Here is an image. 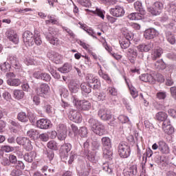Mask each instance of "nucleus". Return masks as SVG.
<instances>
[{"mask_svg":"<svg viewBox=\"0 0 176 176\" xmlns=\"http://www.w3.org/2000/svg\"><path fill=\"white\" fill-rule=\"evenodd\" d=\"M146 5L147 6L148 12L153 14V16H159L164 8L163 3L160 1H156L152 6H151V5H152V1L151 0H146Z\"/></svg>","mask_w":176,"mask_h":176,"instance_id":"nucleus-1","label":"nucleus"},{"mask_svg":"<svg viewBox=\"0 0 176 176\" xmlns=\"http://www.w3.org/2000/svg\"><path fill=\"white\" fill-rule=\"evenodd\" d=\"M118 152L119 156L122 157V159H127L131 153V148L126 142H122L118 146Z\"/></svg>","mask_w":176,"mask_h":176,"instance_id":"nucleus-2","label":"nucleus"},{"mask_svg":"<svg viewBox=\"0 0 176 176\" xmlns=\"http://www.w3.org/2000/svg\"><path fill=\"white\" fill-rule=\"evenodd\" d=\"M89 123L92 124V131L97 134L98 135H104L105 134V126L98 120H96L93 118L89 120Z\"/></svg>","mask_w":176,"mask_h":176,"instance_id":"nucleus-3","label":"nucleus"},{"mask_svg":"<svg viewBox=\"0 0 176 176\" xmlns=\"http://www.w3.org/2000/svg\"><path fill=\"white\" fill-rule=\"evenodd\" d=\"M49 91H50V87L46 83H42L36 89V94L37 96L43 97V98H46V96L49 94Z\"/></svg>","mask_w":176,"mask_h":176,"instance_id":"nucleus-4","label":"nucleus"},{"mask_svg":"<svg viewBox=\"0 0 176 176\" xmlns=\"http://www.w3.org/2000/svg\"><path fill=\"white\" fill-rule=\"evenodd\" d=\"M85 80H87V83H94V89H98L101 87V82H100L98 77L94 76L92 74H87Z\"/></svg>","mask_w":176,"mask_h":176,"instance_id":"nucleus-5","label":"nucleus"},{"mask_svg":"<svg viewBox=\"0 0 176 176\" xmlns=\"http://www.w3.org/2000/svg\"><path fill=\"white\" fill-rule=\"evenodd\" d=\"M73 103L76 105L78 109H82L83 111H88L91 106V104L87 100H76V98H73Z\"/></svg>","mask_w":176,"mask_h":176,"instance_id":"nucleus-6","label":"nucleus"},{"mask_svg":"<svg viewBox=\"0 0 176 176\" xmlns=\"http://www.w3.org/2000/svg\"><path fill=\"white\" fill-rule=\"evenodd\" d=\"M23 41L26 46H32L34 45V34L30 31H25L23 34Z\"/></svg>","mask_w":176,"mask_h":176,"instance_id":"nucleus-7","label":"nucleus"},{"mask_svg":"<svg viewBox=\"0 0 176 176\" xmlns=\"http://www.w3.org/2000/svg\"><path fill=\"white\" fill-rule=\"evenodd\" d=\"M56 131L58 133V140L64 141L67 138V126L63 124L58 125Z\"/></svg>","mask_w":176,"mask_h":176,"instance_id":"nucleus-8","label":"nucleus"},{"mask_svg":"<svg viewBox=\"0 0 176 176\" xmlns=\"http://www.w3.org/2000/svg\"><path fill=\"white\" fill-rule=\"evenodd\" d=\"M16 142L19 145H22L24 146L26 151H31L32 149V144H31V140L27 138H17Z\"/></svg>","mask_w":176,"mask_h":176,"instance_id":"nucleus-9","label":"nucleus"},{"mask_svg":"<svg viewBox=\"0 0 176 176\" xmlns=\"http://www.w3.org/2000/svg\"><path fill=\"white\" fill-rule=\"evenodd\" d=\"M6 36L11 41V42H13L15 45H17L19 43V36H17V33L12 29H8L6 32Z\"/></svg>","mask_w":176,"mask_h":176,"instance_id":"nucleus-10","label":"nucleus"},{"mask_svg":"<svg viewBox=\"0 0 176 176\" xmlns=\"http://www.w3.org/2000/svg\"><path fill=\"white\" fill-rule=\"evenodd\" d=\"M98 115L102 120L107 121L111 120L112 119V114L111 113V111L108 109H100L98 111Z\"/></svg>","mask_w":176,"mask_h":176,"instance_id":"nucleus-11","label":"nucleus"},{"mask_svg":"<svg viewBox=\"0 0 176 176\" xmlns=\"http://www.w3.org/2000/svg\"><path fill=\"white\" fill-rule=\"evenodd\" d=\"M137 49L141 53H148V52L153 49V43L149 42L140 44L137 46Z\"/></svg>","mask_w":176,"mask_h":176,"instance_id":"nucleus-12","label":"nucleus"},{"mask_svg":"<svg viewBox=\"0 0 176 176\" xmlns=\"http://www.w3.org/2000/svg\"><path fill=\"white\" fill-rule=\"evenodd\" d=\"M162 129L165 134H168V135H171L174 133V127L171 126V121L170 120L162 123Z\"/></svg>","mask_w":176,"mask_h":176,"instance_id":"nucleus-13","label":"nucleus"},{"mask_svg":"<svg viewBox=\"0 0 176 176\" xmlns=\"http://www.w3.org/2000/svg\"><path fill=\"white\" fill-rule=\"evenodd\" d=\"M111 14L114 17H122L124 16V8L120 6H116L115 8L111 9Z\"/></svg>","mask_w":176,"mask_h":176,"instance_id":"nucleus-14","label":"nucleus"},{"mask_svg":"<svg viewBox=\"0 0 176 176\" xmlns=\"http://www.w3.org/2000/svg\"><path fill=\"white\" fill-rule=\"evenodd\" d=\"M72 149V146L69 143H66L61 146L60 155L62 159H65L68 157V153Z\"/></svg>","mask_w":176,"mask_h":176,"instance_id":"nucleus-15","label":"nucleus"},{"mask_svg":"<svg viewBox=\"0 0 176 176\" xmlns=\"http://www.w3.org/2000/svg\"><path fill=\"white\" fill-rule=\"evenodd\" d=\"M69 118L74 123H81L82 122V115L80 112L76 111H71L69 112Z\"/></svg>","mask_w":176,"mask_h":176,"instance_id":"nucleus-16","label":"nucleus"},{"mask_svg":"<svg viewBox=\"0 0 176 176\" xmlns=\"http://www.w3.org/2000/svg\"><path fill=\"white\" fill-rule=\"evenodd\" d=\"M127 56L131 63L132 64H134V63H135L137 56H138V52L137 51L135 47H130L129 49H128Z\"/></svg>","mask_w":176,"mask_h":176,"instance_id":"nucleus-17","label":"nucleus"},{"mask_svg":"<svg viewBox=\"0 0 176 176\" xmlns=\"http://www.w3.org/2000/svg\"><path fill=\"white\" fill-rule=\"evenodd\" d=\"M45 38L47 41H48L51 45H54V46H57V45H58L60 43V40H58V38H57L54 33L49 32L48 33L45 34Z\"/></svg>","mask_w":176,"mask_h":176,"instance_id":"nucleus-18","label":"nucleus"},{"mask_svg":"<svg viewBox=\"0 0 176 176\" xmlns=\"http://www.w3.org/2000/svg\"><path fill=\"white\" fill-rule=\"evenodd\" d=\"M36 126L42 130H47L50 127V120L41 118L37 120Z\"/></svg>","mask_w":176,"mask_h":176,"instance_id":"nucleus-19","label":"nucleus"},{"mask_svg":"<svg viewBox=\"0 0 176 176\" xmlns=\"http://www.w3.org/2000/svg\"><path fill=\"white\" fill-rule=\"evenodd\" d=\"M158 35L157 31L153 28H149L144 31V36L145 39H154V38H156Z\"/></svg>","mask_w":176,"mask_h":176,"instance_id":"nucleus-20","label":"nucleus"},{"mask_svg":"<svg viewBox=\"0 0 176 176\" xmlns=\"http://www.w3.org/2000/svg\"><path fill=\"white\" fill-rule=\"evenodd\" d=\"M158 145L159 151L162 155H168L170 153V147L164 141H160Z\"/></svg>","mask_w":176,"mask_h":176,"instance_id":"nucleus-21","label":"nucleus"},{"mask_svg":"<svg viewBox=\"0 0 176 176\" xmlns=\"http://www.w3.org/2000/svg\"><path fill=\"white\" fill-rule=\"evenodd\" d=\"M47 20H45V24H52V25H60V19L57 16L50 14L47 16Z\"/></svg>","mask_w":176,"mask_h":176,"instance_id":"nucleus-22","label":"nucleus"},{"mask_svg":"<svg viewBox=\"0 0 176 176\" xmlns=\"http://www.w3.org/2000/svg\"><path fill=\"white\" fill-rule=\"evenodd\" d=\"M168 118V115L164 111L157 112L155 116V119L157 120V122H163V123H164L166 120H170Z\"/></svg>","mask_w":176,"mask_h":176,"instance_id":"nucleus-23","label":"nucleus"},{"mask_svg":"<svg viewBox=\"0 0 176 176\" xmlns=\"http://www.w3.org/2000/svg\"><path fill=\"white\" fill-rule=\"evenodd\" d=\"M124 176H135L137 174V165H132L129 168L124 170Z\"/></svg>","mask_w":176,"mask_h":176,"instance_id":"nucleus-24","label":"nucleus"},{"mask_svg":"<svg viewBox=\"0 0 176 176\" xmlns=\"http://www.w3.org/2000/svg\"><path fill=\"white\" fill-rule=\"evenodd\" d=\"M98 65L100 68V70L98 71L99 76L106 80L107 83H111L112 80L111 79V77H109L108 74L104 73V72L102 71V67H101V65H100V63H98Z\"/></svg>","mask_w":176,"mask_h":176,"instance_id":"nucleus-25","label":"nucleus"},{"mask_svg":"<svg viewBox=\"0 0 176 176\" xmlns=\"http://www.w3.org/2000/svg\"><path fill=\"white\" fill-rule=\"evenodd\" d=\"M162 54H163V49L157 47L152 51L151 58L152 60H156L157 58L162 57Z\"/></svg>","mask_w":176,"mask_h":176,"instance_id":"nucleus-26","label":"nucleus"},{"mask_svg":"<svg viewBox=\"0 0 176 176\" xmlns=\"http://www.w3.org/2000/svg\"><path fill=\"white\" fill-rule=\"evenodd\" d=\"M43 105H44V109H45L46 113L50 115V116H53V115H54V113H56V111L54 110V108H53V107H52V105L47 104V102L44 100Z\"/></svg>","mask_w":176,"mask_h":176,"instance_id":"nucleus-27","label":"nucleus"},{"mask_svg":"<svg viewBox=\"0 0 176 176\" xmlns=\"http://www.w3.org/2000/svg\"><path fill=\"white\" fill-rule=\"evenodd\" d=\"M140 79L142 82H148V83H154L155 82V78H153V76H152L149 74H142L140 76Z\"/></svg>","mask_w":176,"mask_h":176,"instance_id":"nucleus-28","label":"nucleus"},{"mask_svg":"<svg viewBox=\"0 0 176 176\" xmlns=\"http://www.w3.org/2000/svg\"><path fill=\"white\" fill-rule=\"evenodd\" d=\"M24 160L28 163H32L35 157H36V153L35 151H32L28 153H25L23 156Z\"/></svg>","mask_w":176,"mask_h":176,"instance_id":"nucleus-29","label":"nucleus"},{"mask_svg":"<svg viewBox=\"0 0 176 176\" xmlns=\"http://www.w3.org/2000/svg\"><path fill=\"white\" fill-rule=\"evenodd\" d=\"M134 8L135 9V10H137V12H139L138 13L142 16H144V14H145V10L144 9V8H142V3L141 2H135Z\"/></svg>","mask_w":176,"mask_h":176,"instance_id":"nucleus-30","label":"nucleus"},{"mask_svg":"<svg viewBox=\"0 0 176 176\" xmlns=\"http://www.w3.org/2000/svg\"><path fill=\"white\" fill-rule=\"evenodd\" d=\"M101 142L103 148H112V142L109 137H103Z\"/></svg>","mask_w":176,"mask_h":176,"instance_id":"nucleus-31","label":"nucleus"},{"mask_svg":"<svg viewBox=\"0 0 176 176\" xmlns=\"http://www.w3.org/2000/svg\"><path fill=\"white\" fill-rule=\"evenodd\" d=\"M13 97L15 100H23L24 98V91L20 89L13 91Z\"/></svg>","mask_w":176,"mask_h":176,"instance_id":"nucleus-32","label":"nucleus"},{"mask_svg":"<svg viewBox=\"0 0 176 176\" xmlns=\"http://www.w3.org/2000/svg\"><path fill=\"white\" fill-rule=\"evenodd\" d=\"M128 19L129 20H142V19H144V15L139 14V12H133L128 15Z\"/></svg>","mask_w":176,"mask_h":176,"instance_id":"nucleus-33","label":"nucleus"},{"mask_svg":"<svg viewBox=\"0 0 176 176\" xmlns=\"http://www.w3.org/2000/svg\"><path fill=\"white\" fill-rule=\"evenodd\" d=\"M87 159L89 162H91V163H97V162H98V158L95 151L88 152Z\"/></svg>","mask_w":176,"mask_h":176,"instance_id":"nucleus-34","label":"nucleus"},{"mask_svg":"<svg viewBox=\"0 0 176 176\" xmlns=\"http://www.w3.org/2000/svg\"><path fill=\"white\" fill-rule=\"evenodd\" d=\"M82 93H87L89 94V93H91V87L89 83L87 82H82L80 85Z\"/></svg>","mask_w":176,"mask_h":176,"instance_id":"nucleus-35","label":"nucleus"},{"mask_svg":"<svg viewBox=\"0 0 176 176\" xmlns=\"http://www.w3.org/2000/svg\"><path fill=\"white\" fill-rule=\"evenodd\" d=\"M122 36H124L122 39L129 41H132L133 38V33L129 32L127 30H122Z\"/></svg>","mask_w":176,"mask_h":176,"instance_id":"nucleus-36","label":"nucleus"},{"mask_svg":"<svg viewBox=\"0 0 176 176\" xmlns=\"http://www.w3.org/2000/svg\"><path fill=\"white\" fill-rule=\"evenodd\" d=\"M154 67L156 69L159 70L166 69V63L162 60H159L155 63Z\"/></svg>","mask_w":176,"mask_h":176,"instance_id":"nucleus-37","label":"nucleus"},{"mask_svg":"<svg viewBox=\"0 0 176 176\" xmlns=\"http://www.w3.org/2000/svg\"><path fill=\"white\" fill-rule=\"evenodd\" d=\"M79 87H80L79 84L76 82H71L69 85V89L71 93H74V94L78 93V91H79Z\"/></svg>","mask_w":176,"mask_h":176,"instance_id":"nucleus-38","label":"nucleus"},{"mask_svg":"<svg viewBox=\"0 0 176 176\" xmlns=\"http://www.w3.org/2000/svg\"><path fill=\"white\" fill-rule=\"evenodd\" d=\"M28 136L32 138V140H35V138H38V135H39V131L35 129H30L27 132Z\"/></svg>","mask_w":176,"mask_h":176,"instance_id":"nucleus-39","label":"nucleus"},{"mask_svg":"<svg viewBox=\"0 0 176 176\" xmlns=\"http://www.w3.org/2000/svg\"><path fill=\"white\" fill-rule=\"evenodd\" d=\"M47 146L49 149H52V151H58V146L57 145V142L54 140H51L47 144Z\"/></svg>","mask_w":176,"mask_h":176,"instance_id":"nucleus-40","label":"nucleus"},{"mask_svg":"<svg viewBox=\"0 0 176 176\" xmlns=\"http://www.w3.org/2000/svg\"><path fill=\"white\" fill-rule=\"evenodd\" d=\"M10 63L11 65L14 67L16 69H19V68H21V65L20 64L19 60H17L14 57L10 58Z\"/></svg>","mask_w":176,"mask_h":176,"instance_id":"nucleus-41","label":"nucleus"},{"mask_svg":"<svg viewBox=\"0 0 176 176\" xmlns=\"http://www.w3.org/2000/svg\"><path fill=\"white\" fill-rule=\"evenodd\" d=\"M71 68V65H69V63H65L62 67L58 69V71L62 74H67L69 72Z\"/></svg>","mask_w":176,"mask_h":176,"instance_id":"nucleus-42","label":"nucleus"},{"mask_svg":"<svg viewBox=\"0 0 176 176\" xmlns=\"http://www.w3.org/2000/svg\"><path fill=\"white\" fill-rule=\"evenodd\" d=\"M131 44V43H130V41L129 40H124V38H122V40L120 41V45L121 47V49H128V47H130V45Z\"/></svg>","mask_w":176,"mask_h":176,"instance_id":"nucleus-43","label":"nucleus"},{"mask_svg":"<svg viewBox=\"0 0 176 176\" xmlns=\"http://www.w3.org/2000/svg\"><path fill=\"white\" fill-rule=\"evenodd\" d=\"M166 36L168 42H169L170 45H174V43H175V37H174V35H173L171 32H166Z\"/></svg>","mask_w":176,"mask_h":176,"instance_id":"nucleus-44","label":"nucleus"},{"mask_svg":"<svg viewBox=\"0 0 176 176\" xmlns=\"http://www.w3.org/2000/svg\"><path fill=\"white\" fill-rule=\"evenodd\" d=\"M7 83L10 86H20V83H21V82L20 81L19 79H17V78H14V79L10 78L7 80Z\"/></svg>","mask_w":176,"mask_h":176,"instance_id":"nucleus-45","label":"nucleus"},{"mask_svg":"<svg viewBox=\"0 0 176 176\" xmlns=\"http://www.w3.org/2000/svg\"><path fill=\"white\" fill-rule=\"evenodd\" d=\"M52 61L53 63H55V64H61V63H63V56L58 54H55L53 56Z\"/></svg>","mask_w":176,"mask_h":176,"instance_id":"nucleus-46","label":"nucleus"},{"mask_svg":"<svg viewBox=\"0 0 176 176\" xmlns=\"http://www.w3.org/2000/svg\"><path fill=\"white\" fill-rule=\"evenodd\" d=\"M78 134L82 138H86L87 137V128L86 126H82L78 131Z\"/></svg>","mask_w":176,"mask_h":176,"instance_id":"nucleus-47","label":"nucleus"},{"mask_svg":"<svg viewBox=\"0 0 176 176\" xmlns=\"http://www.w3.org/2000/svg\"><path fill=\"white\" fill-rule=\"evenodd\" d=\"M92 13H94V14H97V16L100 17V19H102V20L105 18V11L101 9L96 8L95 11H92Z\"/></svg>","mask_w":176,"mask_h":176,"instance_id":"nucleus-48","label":"nucleus"},{"mask_svg":"<svg viewBox=\"0 0 176 176\" xmlns=\"http://www.w3.org/2000/svg\"><path fill=\"white\" fill-rule=\"evenodd\" d=\"M107 94L113 97L118 96V89L113 87H109L107 89Z\"/></svg>","mask_w":176,"mask_h":176,"instance_id":"nucleus-49","label":"nucleus"},{"mask_svg":"<svg viewBox=\"0 0 176 176\" xmlns=\"http://www.w3.org/2000/svg\"><path fill=\"white\" fill-rule=\"evenodd\" d=\"M78 44L80 45V46H81V47L84 48L85 50H87V52H88V53H91V46H90V45L80 41L78 42Z\"/></svg>","mask_w":176,"mask_h":176,"instance_id":"nucleus-50","label":"nucleus"},{"mask_svg":"<svg viewBox=\"0 0 176 176\" xmlns=\"http://www.w3.org/2000/svg\"><path fill=\"white\" fill-rule=\"evenodd\" d=\"M103 156L105 159H109L112 156L111 148H103Z\"/></svg>","mask_w":176,"mask_h":176,"instance_id":"nucleus-51","label":"nucleus"},{"mask_svg":"<svg viewBox=\"0 0 176 176\" xmlns=\"http://www.w3.org/2000/svg\"><path fill=\"white\" fill-rule=\"evenodd\" d=\"M18 120H20V122H28V116L27 114L24 112H21L18 114Z\"/></svg>","mask_w":176,"mask_h":176,"instance_id":"nucleus-52","label":"nucleus"},{"mask_svg":"<svg viewBox=\"0 0 176 176\" xmlns=\"http://www.w3.org/2000/svg\"><path fill=\"white\" fill-rule=\"evenodd\" d=\"M77 1L81 6L85 8H90L91 6V1L90 0H77Z\"/></svg>","mask_w":176,"mask_h":176,"instance_id":"nucleus-53","label":"nucleus"},{"mask_svg":"<svg viewBox=\"0 0 176 176\" xmlns=\"http://www.w3.org/2000/svg\"><path fill=\"white\" fill-rule=\"evenodd\" d=\"M25 64L26 65H35V60H34V56H27L24 60Z\"/></svg>","mask_w":176,"mask_h":176,"instance_id":"nucleus-54","label":"nucleus"},{"mask_svg":"<svg viewBox=\"0 0 176 176\" xmlns=\"http://www.w3.org/2000/svg\"><path fill=\"white\" fill-rule=\"evenodd\" d=\"M0 68L3 72H8L10 69V64L5 62L0 65Z\"/></svg>","mask_w":176,"mask_h":176,"instance_id":"nucleus-55","label":"nucleus"},{"mask_svg":"<svg viewBox=\"0 0 176 176\" xmlns=\"http://www.w3.org/2000/svg\"><path fill=\"white\" fill-rule=\"evenodd\" d=\"M102 168L104 171L107 173L108 174H111L112 173V167L109 166V164L105 162L103 164Z\"/></svg>","mask_w":176,"mask_h":176,"instance_id":"nucleus-56","label":"nucleus"},{"mask_svg":"<svg viewBox=\"0 0 176 176\" xmlns=\"http://www.w3.org/2000/svg\"><path fill=\"white\" fill-rule=\"evenodd\" d=\"M38 138L43 142H47L49 141V134L47 133H43L38 135Z\"/></svg>","mask_w":176,"mask_h":176,"instance_id":"nucleus-57","label":"nucleus"},{"mask_svg":"<svg viewBox=\"0 0 176 176\" xmlns=\"http://www.w3.org/2000/svg\"><path fill=\"white\" fill-rule=\"evenodd\" d=\"M89 174H90V170L86 168H82L78 172L79 176H89Z\"/></svg>","mask_w":176,"mask_h":176,"instance_id":"nucleus-58","label":"nucleus"},{"mask_svg":"<svg viewBox=\"0 0 176 176\" xmlns=\"http://www.w3.org/2000/svg\"><path fill=\"white\" fill-rule=\"evenodd\" d=\"M166 97H167L166 91H160L156 94V98L158 100H166Z\"/></svg>","mask_w":176,"mask_h":176,"instance_id":"nucleus-59","label":"nucleus"},{"mask_svg":"<svg viewBox=\"0 0 176 176\" xmlns=\"http://www.w3.org/2000/svg\"><path fill=\"white\" fill-rule=\"evenodd\" d=\"M129 88L133 98H137V97H138V91H137V89L133 87H129Z\"/></svg>","mask_w":176,"mask_h":176,"instance_id":"nucleus-60","label":"nucleus"},{"mask_svg":"<svg viewBox=\"0 0 176 176\" xmlns=\"http://www.w3.org/2000/svg\"><path fill=\"white\" fill-rule=\"evenodd\" d=\"M11 176H20L23 175V171L19 168L14 169L11 171Z\"/></svg>","mask_w":176,"mask_h":176,"instance_id":"nucleus-61","label":"nucleus"},{"mask_svg":"<svg viewBox=\"0 0 176 176\" xmlns=\"http://www.w3.org/2000/svg\"><path fill=\"white\" fill-rule=\"evenodd\" d=\"M96 98L98 101H105V98H107V94L105 93H98L96 95Z\"/></svg>","mask_w":176,"mask_h":176,"instance_id":"nucleus-62","label":"nucleus"},{"mask_svg":"<svg viewBox=\"0 0 176 176\" xmlns=\"http://www.w3.org/2000/svg\"><path fill=\"white\" fill-rule=\"evenodd\" d=\"M41 80H44L45 82H50L51 77L47 73H41Z\"/></svg>","mask_w":176,"mask_h":176,"instance_id":"nucleus-63","label":"nucleus"},{"mask_svg":"<svg viewBox=\"0 0 176 176\" xmlns=\"http://www.w3.org/2000/svg\"><path fill=\"white\" fill-rule=\"evenodd\" d=\"M118 120H120V122L122 124L123 123H127L129 121V118L127 116H124V115L119 116Z\"/></svg>","mask_w":176,"mask_h":176,"instance_id":"nucleus-64","label":"nucleus"}]
</instances>
